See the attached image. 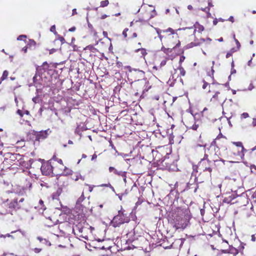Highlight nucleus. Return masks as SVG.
<instances>
[{"label":"nucleus","mask_w":256,"mask_h":256,"mask_svg":"<svg viewBox=\"0 0 256 256\" xmlns=\"http://www.w3.org/2000/svg\"><path fill=\"white\" fill-rule=\"evenodd\" d=\"M128 222L129 218L124 214L123 212L119 211L118 214L114 218L111 224L113 226L116 228Z\"/></svg>","instance_id":"1"},{"label":"nucleus","mask_w":256,"mask_h":256,"mask_svg":"<svg viewBox=\"0 0 256 256\" xmlns=\"http://www.w3.org/2000/svg\"><path fill=\"white\" fill-rule=\"evenodd\" d=\"M226 100V98L220 94L219 92H217L214 94L211 99V100L218 101L219 102H224Z\"/></svg>","instance_id":"2"},{"label":"nucleus","mask_w":256,"mask_h":256,"mask_svg":"<svg viewBox=\"0 0 256 256\" xmlns=\"http://www.w3.org/2000/svg\"><path fill=\"white\" fill-rule=\"evenodd\" d=\"M178 36L177 34H176V36H170V38H174L176 42H169L170 46H172L174 45V44L175 43H176V46H173V48H174L175 47L179 46H180V40H178Z\"/></svg>","instance_id":"3"},{"label":"nucleus","mask_w":256,"mask_h":256,"mask_svg":"<svg viewBox=\"0 0 256 256\" xmlns=\"http://www.w3.org/2000/svg\"><path fill=\"white\" fill-rule=\"evenodd\" d=\"M136 52H140L142 56H144L146 54V50L144 48H138L136 50Z\"/></svg>","instance_id":"4"},{"label":"nucleus","mask_w":256,"mask_h":256,"mask_svg":"<svg viewBox=\"0 0 256 256\" xmlns=\"http://www.w3.org/2000/svg\"><path fill=\"white\" fill-rule=\"evenodd\" d=\"M109 4L108 0H104L100 2V6L104 7L107 6Z\"/></svg>","instance_id":"5"},{"label":"nucleus","mask_w":256,"mask_h":256,"mask_svg":"<svg viewBox=\"0 0 256 256\" xmlns=\"http://www.w3.org/2000/svg\"><path fill=\"white\" fill-rule=\"evenodd\" d=\"M236 146L241 148L242 151L244 150V148L242 146V144L240 142H233Z\"/></svg>","instance_id":"6"},{"label":"nucleus","mask_w":256,"mask_h":256,"mask_svg":"<svg viewBox=\"0 0 256 256\" xmlns=\"http://www.w3.org/2000/svg\"><path fill=\"white\" fill-rule=\"evenodd\" d=\"M8 76V72L5 70L3 72V74L2 78V80H5Z\"/></svg>","instance_id":"7"},{"label":"nucleus","mask_w":256,"mask_h":256,"mask_svg":"<svg viewBox=\"0 0 256 256\" xmlns=\"http://www.w3.org/2000/svg\"><path fill=\"white\" fill-rule=\"evenodd\" d=\"M163 32H170L171 33V34H174V30L172 28H168V29H167V30H164Z\"/></svg>","instance_id":"8"},{"label":"nucleus","mask_w":256,"mask_h":256,"mask_svg":"<svg viewBox=\"0 0 256 256\" xmlns=\"http://www.w3.org/2000/svg\"><path fill=\"white\" fill-rule=\"evenodd\" d=\"M198 28L196 27V28H198V31L199 32H202L204 30V28L203 26H200V25H199L198 24Z\"/></svg>","instance_id":"9"},{"label":"nucleus","mask_w":256,"mask_h":256,"mask_svg":"<svg viewBox=\"0 0 256 256\" xmlns=\"http://www.w3.org/2000/svg\"><path fill=\"white\" fill-rule=\"evenodd\" d=\"M26 38V36L21 35L18 38V40H22L23 38Z\"/></svg>","instance_id":"10"},{"label":"nucleus","mask_w":256,"mask_h":256,"mask_svg":"<svg viewBox=\"0 0 256 256\" xmlns=\"http://www.w3.org/2000/svg\"><path fill=\"white\" fill-rule=\"evenodd\" d=\"M71 173H72V171H71V170H68V171H66V172H64V174L68 175V174H71Z\"/></svg>","instance_id":"11"},{"label":"nucleus","mask_w":256,"mask_h":256,"mask_svg":"<svg viewBox=\"0 0 256 256\" xmlns=\"http://www.w3.org/2000/svg\"><path fill=\"white\" fill-rule=\"evenodd\" d=\"M219 86L218 85H215V84H213L211 86V89L212 90H214L215 89H216V88L218 86Z\"/></svg>","instance_id":"12"},{"label":"nucleus","mask_w":256,"mask_h":256,"mask_svg":"<svg viewBox=\"0 0 256 256\" xmlns=\"http://www.w3.org/2000/svg\"><path fill=\"white\" fill-rule=\"evenodd\" d=\"M242 116L244 118H246L248 116V113H243L242 114Z\"/></svg>","instance_id":"13"},{"label":"nucleus","mask_w":256,"mask_h":256,"mask_svg":"<svg viewBox=\"0 0 256 256\" xmlns=\"http://www.w3.org/2000/svg\"><path fill=\"white\" fill-rule=\"evenodd\" d=\"M56 51V49H54V48H52V49L50 50H49V52H50V54H53L54 52Z\"/></svg>","instance_id":"14"},{"label":"nucleus","mask_w":256,"mask_h":256,"mask_svg":"<svg viewBox=\"0 0 256 256\" xmlns=\"http://www.w3.org/2000/svg\"><path fill=\"white\" fill-rule=\"evenodd\" d=\"M106 186V187H112L110 184H103L100 186Z\"/></svg>","instance_id":"15"},{"label":"nucleus","mask_w":256,"mask_h":256,"mask_svg":"<svg viewBox=\"0 0 256 256\" xmlns=\"http://www.w3.org/2000/svg\"><path fill=\"white\" fill-rule=\"evenodd\" d=\"M86 185L88 186V187H89V191L90 192H92V190H93V188H94V186H88V184H86Z\"/></svg>","instance_id":"16"},{"label":"nucleus","mask_w":256,"mask_h":256,"mask_svg":"<svg viewBox=\"0 0 256 256\" xmlns=\"http://www.w3.org/2000/svg\"><path fill=\"white\" fill-rule=\"evenodd\" d=\"M50 30L52 32H54L56 31V28L54 26H53L51 27Z\"/></svg>","instance_id":"17"},{"label":"nucleus","mask_w":256,"mask_h":256,"mask_svg":"<svg viewBox=\"0 0 256 256\" xmlns=\"http://www.w3.org/2000/svg\"><path fill=\"white\" fill-rule=\"evenodd\" d=\"M185 59V57L184 56H182L180 58V62H182Z\"/></svg>","instance_id":"18"},{"label":"nucleus","mask_w":256,"mask_h":256,"mask_svg":"<svg viewBox=\"0 0 256 256\" xmlns=\"http://www.w3.org/2000/svg\"><path fill=\"white\" fill-rule=\"evenodd\" d=\"M169 48H166L164 47H162V50L164 52H167V51H168L169 50Z\"/></svg>","instance_id":"19"},{"label":"nucleus","mask_w":256,"mask_h":256,"mask_svg":"<svg viewBox=\"0 0 256 256\" xmlns=\"http://www.w3.org/2000/svg\"><path fill=\"white\" fill-rule=\"evenodd\" d=\"M108 16L106 14H103L102 16L100 18L103 20V19H104L106 18V17Z\"/></svg>","instance_id":"20"},{"label":"nucleus","mask_w":256,"mask_h":256,"mask_svg":"<svg viewBox=\"0 0 256 256\" xmlns=\"http://www.w3.org/2000/svg\"><path fill=\"white\" fill-rule=\"evenodd\" d=\"M40 251V248H36L34 249V252H36V253L39 252Z\"/></svg>","instance_id":"21"},{"label":"nucleus","mask_w":256,"mask_h":256,"mask_svg":"<svg viewBox=\"0 0 256 256\" xmlns=\"http://www.w3.org/2000/svg\"><path fill=\"white\" fill-rule=\"evenodd\" d=\"M208 84L207 83H204V84H203V86H202V88H206V86H208Z\"/></svg>","instance_id":"22"},{"label":"nucleus","mask_w":256,"mask_h":256,"mask_svg":"<svg viewBox=\"0 0 256 256\" xmlns=\"http://www.w3.org/2000/svg\"><path fill=\"white\" fill-rule=\"evenodd\" d=\"M75 30H76L75 27H72V28L69 29V31H70V32H74V31Z\"/></svg>","instance_id":"23"},{"label":"nucleus","mask_w":256,"mask_h":256,"mask_svg":"<svg viewBox=\"0 0 256 256\" xmlns=\"http://www.w3.org/2000/svg\"><path fill=\"white\" fill-rule=\"evenodd\" d=\"M252 124H253L254 126H256V119H254V118L253 119Z\"/></svg>","instance_id":"24"},{"label":"nucleus","mask_w":256,"mask_h":256,"mask_svg":"<svg viewBox=\"0 0 256 256\" xmlns=\"http://www.w3.org/2000/svg\"><path fill=\"white\" fill-rule=\"evenodd\" d=\"M27 48H27V47H26V46H25V47H24V48H22V50H24V52L26 53V52H27Z\"/></svg>","instance_id":"25"},{"label":"nucleus","mask_w":256,"mask_h":256,"mask_svg":"<svg viewBox=\"0 0 256 256\" xmlns=\"http://www.w3.org/2000/svg\"><path fill=\"white\" fill-rule=\"evenodd\" d=\"M230 20L232 22H234V18L232 16H230L229 18Z\"/></svg>","instance_id":"26"},{"label":"nucleus","mask_w":256,"mask_h":256,"mask_svg":"<svg viewBox=\"0 0 256 256\" xmlns=\"http://www.w3.org/2000/svg\"><path fill=\"white\" fill-rule=\"evenodd\" d=\"M80 176H76V178H74V180L76 181L80 179Z\"/></svg>","instance_id":"27"},{"label":"nucleus","mask_w":256,"mask_h":256,"mask_svg":"<svg viewBox=\"0 0 256 256\" xmlns=\"http://www.w3.org/2000/svg\"><path fill=\"white\" fill-rule=\"evenodd\" d=\"M39 203L42 206H43V204H44V202L42 200H40L39 201Z\"/></svg>","instance_id":"28"},{"label":"nucleus","mask_w":256,"mask_h":256,"mask_svg":"<svg viewBox=\"0 0 256 256\" xmlns=\"http://www.w3.org/2000/svg\"><path fill=\"white\" fill-rule=\"evenodd\" d=\"M18 114L20 115L21 116H22V114L21 112V111L20 110H18V112H17Z\"/></svg>","instance_id":"29"},{"label":"nucleus","mask_w":256,"mask_h":256,"mask_svg":"<svg viewBox=\"0 0 256 256\" xmlns=\"http://www.w3.org/2000/svg\"><path fill=\"white\" fill-rule=\"evenodd\" d=\"M252 241H255L256 238H255V236L254 235H252Z\"/></svg>","instance_id":"30"},{"label":"nucleus","mask_w":256,"mask_h":256,"mask_svg":"<svg viewBox=\"0 0 256 256\" xmlns=\"http://www.w3.org/2000/svg\"><path fill=\"white\" fill-rule=\"evenodd\" d=\"M96 157H97V156H96V154H94V155L92 156V160H94V159L96 158Z\"/></svg>","instance_id":"31"},{"label":"nucleus","mask_w":256,"mask_h":256,"mask_svg":"<svg viewBox=\"0 0 256 256\" xmlns=\"http://www.w3.org/2000/svg\"><path fill=\"white\" fill-rule=\"evenodd\" d=\"M181 70V73L184 76V70L182 68V69H180Z\"/></svg>","instance_id":"32"},{"label":"nucleus","mask_w":256,"mask_h":256,"mask_svg":"<svg viewBox=\"0 0 256 256\" xmlns=\"http://www.w3.org/2000/svg\"><path fill=\"white\" fill-rule=\"evenodd\" d=\"M72 11H73L72 14H74L75 13H76V9H74Z\"/></svg>","instance_id":"33"},{"label":"nucleus","mask_w":256,"mask_h":256,"mask_svg":"<svg viewBox=\"0 0 256 256\" xmlns=\"http://www.w3.org/2000/svg\"><path fill=\"white\" fill-rule=\"evenodd\" d=\"M219 42H222L223 40V38H220L218 40Z\"/></svg>","instance_id":"34"},{"label":"nucleus","mask_w":256,"mask_h":256,"mask_svg":"<svg viewBox=\"0 0 256 256\" xmlns=\"http://www.w3.org/2000/svg\"><path fill=\"white\" fill-rule=\"evenodd\" d=\"M114 169V168L112 167H110L109 168L110 171H112Z\"/></svg>","instance_id":"35"},{"label":"nucleus","mask_w":256,"mask_h":256,"mask_svg":"<svg viewBox=\"0 0 256 256\" xmlns=\"http://www.w3.org/2000/svg\"><path fill=\"white\" fill-rule=\"evenodd\" d=\"M235 40H236V44H237L238 45H240V43H239V42L238 41V40H236V39H235Z\"/></svg>","instance_id":"36"},{"label":"nucleus","mask_w":256,"mask_h":256,"mask_svg":"<svg viewBox=\"0 0 256 256\" xmlns=\"http://www.w3.org/2000/svg\"><path fill=\"white\" fill-rule=\"evenodd\" d=\"M133 36H134V37H136V36H137L136 34V33H134V34H133Z\"/></svg>","instance_id":"37"},{"label":"nucleus","mask_w":256,"mask_h":256,"mask_svg":"<svg viewBox=\"0 0 256 256\" xmlns=\"http://www.w3.org/2000/svg\"><path fill=\"white\" fill-rule=\"evenodd\" d=\"M192 8V6H188V9H191V8Z\"/></svg>","instance_id":"38"},{"label":"nucleus","mask_w":256,"mask_h":256,"mask_svg":"<svg viewBox=\"0 0 256 256\" xmlns=\"http://www.w3.org/2000/svg\"><path fill=\"white\" fill-rule=\"evenodd\" d=\"M0 238H5V237H6V236H3V235H1V236H0Z\"/></svg>","instance_id":"39"},{"label":"nucleus","mask_w":256,"mask_h":256,"mask_svg":"<svg viewBox=\"0 0 256 256\" xmlns=\"http://www.w3.org/2000/svg\"><path fill=\"white\" fill-rule=\"evenodd\" d=\"M6 236H8V237H10V236H10V234H8L6 235Z\"/></svg>","instance_id":"40"},{"label":"nucleus","mask_w":256,"mask_h":256,"mask_svg":"<svg viewBox=\"0 0 256 256\" xmlns=\"http://www.w3.org/2000/svg\"><path fill=\"white\" fill-rule=\"evenodd\" d=\"M61 41H62V42L64 41V38H61Z\"/></svg>","instance_id":"41"},{"label":"nucleus","mask_w":256,"mask_h":256,"mask_svg":"<svg viewBox=\"0 0 256 256\" xmlns=\"http://www.w3.org/2000/svg\"><path fill=\"white\" fill-rule=\"evenodd\" d=\"M102 206H103L102 204H100V208H102Z\"/></svg>","instance_id":"42"},{"label":"nucleus","mask_w":256,"mask_h":256,"mask_svg":"<svg viewBox=\"0 0 256 256\" xmlns=\"http://www.w3.org/2000/svg\"><path fill=\"white\" fill-rule=\"evenodd\" d=\"M104 35H106V32H104Z\"/></svg>","instance_id":"43"},{"label":"nucleus","mask_w":256,"mask_h":256,"mask_svg":"<svg viewBox=\"0 0 256 256\" xmlns=\"http://www.w3.org/2000/svg\"><path fill=\"white\" fill-rule=\"evenodd\" d=\"M166 12H169V10L168 9H167L166 10Z\"/></svg>","instance_id":"44"},{"label":"nucleus","mask_w":256,"mask_h":256,"mask_svg":"<svg viewBox=\"0 0 256 256\" xmlns=\"http://www.w3.org/2000/svg\"><path fill=\"white\" fill-rule=\"evenodd\" d=\"M123 34H124V35H125V36H126V34H125L124 32H123Z\"/></svg>","instance_id":"45"},{"label":"nucleus","mask_w":256,"mask_h":256,"mask_svg":"<svg viewBox=\"0 0 256 256\" xmlns=\"http://www.w3.org/2000/svg\"><path fill=\"white\" fill-rule=\"evenodd\" d=\"M123 34H124V35H125V36H126V34H125L124 32H123Z\"/></svg>","instance_id":"46"},{"label":"nucleus","mask_w":256,"mask_h":256,"mask_svg":"<svg viewBox=\"0 0 256 256\" xmlns=\"http://www.w3.org/2000/svg\"><path fill=\"white\" fill-rule=\"evenodd\" d=\"M68 143L71 144H72V141H69Z\"/></svg>","instance_id":"47"},{"label":"nucleus","mask_w":256,"mask_h":256,"mask_svg":"<svg viewBox=\"0 0 256 256\" xmlns=\"http://www.w3.org/2000/svg\"><path fill=\"white\" fill-rule=\"evenodd\" d=\"M159 37H160V39L162 40V36H159Z\"/></svg>","instance_id":"48"},{"label":"nucleus","mask_w":256,"mask_h":256,"mask_svg":"<svg viewBox=\"0 0 256 256\" xmlns=\"http://www.w3.org/2000/svg\"><path fill=\"white\" fill-rule=\"evenodd\" d=\"M256 148V146L252 149V150H254Z\"/></svg>","instance_id":"49"},{"label":"nucleus","mask_w":256,"mask_h":256,"mask_svg":"<svg viewBox=\"0 0 256 256\" xmlns=\"http://www.w3.org/2000/svg\"><path fill=\"white\" fill-rule=\"evenodd\" d=\"M60 163H62V160H60Z\"/></svg>","instance_id":"50"},{"label":"nucleus","mask_w":256,"mask_h":256,"mask_svg":"<svg viewBox=\"0 0 256 256\" xmlns=\"http://www.w3.org/2000/svg\"><path fill=\"white\" fill-rule=\"evenodd\" d=\"M233 94H236V92H235V91H234Z\"/></svg>","instance_id":"51"},{"label":"nucleus","mask_w":256,"mask_h":256,"mask_svg":"<svg viewBox=\"0 0 256 256\" xmlns=\"http://www.w3.org/2000/svg\"><path fill=\"white\" fill-rule=\"evenodd\" d=\"M89 138H90V140H92L91 138H90V136H89Z\"/></svg>","instance_id":"52"}]
</instances>
